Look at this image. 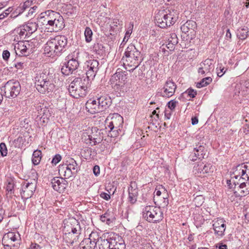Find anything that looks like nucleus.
I'll return each instance as SVG.
<instances>
[{
    "label": "nucleus",
    "mask_w": 249,
    "mask_h": 249,
    "mask_svg": "<svg viewBox=\"0 0 249 249\" xmlns=\"http://www.w3.org/2000/svg\"><path fill=\"white\" fill-rule=\"evenodd\" d=\"M227 69H225L224 67H222L221 64L219 65L216 68L217 74L219 77H221L227 71Z\"/></svg>",
    "instance_id": "obj_46"
},
{
    "label": "nucleus",
    "mask_w": 249,
    "mask_h": 249,
    "mask_svg": "<svg viewBox=\"0 0 249 249\" xmlns=\"http://www.w3.org/2000/svg\"><path fill=\"white\" fill-rule=\"evenodd\" d=\"M14 181L12 178H8L6 180V191L11 195L13 193Z\"/></svg>",
    "instance_id": "obj_38"
},
{
    "label": "nucleus",
    "mask_w": 249,
    "mask_h": 249,
    "mask_svg": "<svg viewBox=\"0 0 249 249\" xmlns=\"http://www.w3.org/2000/svg\"><path fill=\"white\" fill-rule=\"evenodd\" d=\"M21 87L18 81L14 79L9 80L3 87L4 96L6 98H15L18 95Z\"/></svg>",
    "instance_id": "obj_10"
},
{
    "label": "nucleus",
    "mask_w": 249,
    "mask_h": 249,
    "mask_svg": "<svg viewBox=\"0 0 249 249\" xmlns=\"http://www.w3.org/2000/svg\"><path fill=\"white\" fill-rule=\"evenodd\" d=\"M196 27V22L193 20H188L181 27V30L185 34L192 33Z\"/></svg>",
    "instance_id": "obj_23"
},
{
    "label": "nucleus",
    "mask_w": 249,
    "mask_h": 249,
    "mask_svg": "<svg viewBox=\"0 0 249 249\" xmlns=\"http://www.w3.org/2000/svg\"><path fill=\"white\" fill-rule=\"evenodd\" d=\"M102 141V138H98L97 137H94L93 136V145H96L97 143H100Z\"/></svg>",
    "instance_id": "obj_63"
},
{
    "label": "nucleus",
    "mask_w": 249,
    "mask_h": 249,
    "mask_svg": "<svg viewBox=\"0 0 249 249\" xmlns=\"http://www.w3.org/2000/svg\"><path fill=\"white\" fill-rule=\"evenodd\" d=\"M100 220L103 222L106 223L107 225H109L111 223H113L112 218H106V216L104 214L100 216Z\"/></svg>",
    "instance_id": "obj_52"
},
{
    "label": "nucleus",
    "mask_w": 249,
    "mask_h": 249,
    "mask_svg": "<svg viewBox=\"0 0 249 249\" xmlns=\"http://www.w3.org/2000/svg\"><path fill=\"white\" fill-rule=\"evenodd\" d=\"M132 189V190L133 189L134 190H138L137 189V183L135 181H131L130 182V184L129 185V187H128V190L131 191V189Z\"/></svg>",
    "instance_id": "obj_56"
},
{
    "label": "nucleus",
    "mask_w": 249,
    "mask_h": 249,
    "mask_svg": "<svg viewBox=\"0 0 249 249\" xmlns=\"http://www.w3.org/2000/svg\"><path fill=\"white\" fill-rule=\"evenodd\" d=\"M162 199L163 201L162 203L160 204V205H161L163 207L167 206L168 204V199L167 197L163 196L162 197Z\"/></svg>",
    "instance_id": "obj_62"
},
{
    "label": "nucleus",
    "mask_w": 249,
    "mask_h": 249,
    "mask_svg": "<svg viewBox=\"0 0 249 249\" xmlns=\"http://www.w3.org/2000/svg\"><path fill=\"white\" fill-rule=\"evenodd\" d=\"M177 88L176 84L170 78H168L165 82V85L163 88V91L161 93L163 97L169 98L173 96L175 93Z\"/></svg>",
    "instance_id": "obj_14"
},
{
    "label": "nucleus",
    "mask_w": 249,
    "mask_h": 249,
    "mask_svg": "<svg viewBox=\"0 0 249 249\" xmlns=\"http://www.w3.org/2000/svg\"><path fill=\"white\" fill-rule=\"evenodd\" d=\"M99 63H90V66H88L89 67V69L86 72V76L88 78L89 77H94L95 76V73L98 70L97 66Z\"/></svg>",
    "instance_id": "obj_30"
},
{
    "label": "nucleus",
    "mask_w": 249,
    "mask_h": 249,
    "mask_svg": "<svg viewBox=\"0 0 249 249\" xmlns=\"http://www.w3.org/2000/svg\"><path fill=\"white\" fill-rule=\"evenodd\" d=\"M142 80V82L143 83L142 85L145 83L146 85L149 84L151 83V80L149 78L145 77L144 76L142 77V79H140Z\"/></svg>",
    "instance_id": "obj_61"
},
{
    "label": "nucleus",
    "mask_w": 249,
    "mask_h": 249,
    "mask_svg": "<svg viewBox=\"0 0 249 249\" xmlns=\"http://www.w3.org/2000/svg\"><path fill=\"white\" fill-rule=\"evenodd\" d=\"M85 36V40L87 43L90 42L92 40V31L91 29L87 27L85 30L84 33Z\"/></svg>",
    "instance_id": "obj_39"
},
{
    "label": "nucleus",
    "mask_w": 249,
    "mask_h": 249,
    "mask_svg": "<svg viewBox=\"0 0 249 249\" xmlns=\"http://www.w3.org/2000/svg\"><path fill=\"white\" fill-rule=\"evenodd\" d=\"M178 42V39L177 35L175 33H170L167 37L166 46L170 51H173Z\"/></svg>",
    "instance_id": "obj_20"
},
{
    "label": "nucleus",
    "mask_w": 249,
    "mask_h": 249,
    "mask_svg": "<svg viewBox=\"0 0 249 249\" xmlns=\"http://www.w3.org/2000/svg\"><path fill=\"white\" fill-rule=\"evenodd\" d=\"M234 176L231 178L232 181L234 178L237 179L240 177L241 180H246V182H249V177L248 176L246 172H244V168L242 164H239L236 167L235 170L233 172Z\"/></svg>",
    "instance_id": "obj_17"
},
{
    "label": "nucleus",
    "mask_w": 249,
    "mask_h": 249,
    "mask_svg": "<svg viewBox=\"0 0 249 249\" xmlns=\"http://www.w3.org/2000/svg\"><path fill=\"white\" fill-rule=\"evenodd\" d=\"M22 63H11L12 64L9 67H7L8 70L11 72H15L16 71V69H18L21 67Z\"/></svg>",
    "instance_id": "obj_47"
},
{
    "label": "nucleus",
    "mask_w": 249,
    "mask_h": 249,
    "mask_svg": "<svg viewBox=\"0 0 249 249\" xmlns=\"http://www.w3.org/2000/svg\"><path fill=\"white\" fill-rule=\"evenodd\" d=\"M97 100L102 111L108 108L111 104V98L107 95L102 96Z\"/></svg>",
    "instance_id": "obj_22"
},
{
    "label": "nucleus",
    "mask_w": 249,
    "mask_h": 249,
    "mask_svg": "<svg viewBox=\"0 0 249 249\" xmlns=\"http://www.w3.org/2000/svg\"><path fill=\"white\" fill-rule=\"evenodd\" d=\"M51 184L55 191L61 193L66 189L68 182L62 178L54 177L51 179Z\"/></svg>",
    "instance_id": "obj_15"
},
{
    "label": "nucleus",
    "mask_w": 249,
    "mask_h": 249,
    "mask_svg": "<svg viewBox=\"0 0 249 249\" xmlns=\"http://www.w3.org/2000/svg\"><path fill=\"white\" fill-rule=\"evenodd\" d=\"M10 52L7 50L3 51L2 53V57L5 61H7L10 57Z\"/></svg>",
    "instance_id": "obj_55"
},
{
    "label": "nucleus",
    "mask_w": 249,
    "mask_h": 249,
    "mask_svg": "<svg viewBox=\"0 0 249 249\" xmlns=\"http://www.w3.org/2000/svg\"><path fill=\"white\" fill-rule=\"evenodd\" d=\"M212 82V78L211 77H207L201 79L200 82H197L196 87L197 88H201L209 85Z\"/></svg>",
    "instance_id": "obj_35"
},
{
    "label": "nucleus",
    "mask_w": 249,
    "mask_h": 249,
    "mask_svg": "<svg viewBox=\"0 0 249 249\" xmlns=\"http://www.w3.org/2000/svg\"><path fill=\"white\" fill-rule=\"evenodd\" d=\"M89 80L84 76L75 78L69 86L70 95L74 98L85 96L87 93V89L90 86Z\"/></svg>",
    "instance_id": "obj_2"
},
{
    "label": "nucleus",
    "mask_w": 249,
    "mask_h": 249,
    "mask_svg": "<svg viewBox=\"0 0 249 249\" xmlns=\"http://www.w3.org/2000/svg\"><path fill=\"white\" fill-rule=\"evenodd\" d=\"M61 159L62 158L60 155L56 154L53 158L51 162L52 164L56 165L61 160Z\"/></svg>",
    "instance_id": "obj_50"
},
{
    "label": "nucleus",
    "mask_w": 249,
    "mask_h": 249,
    "mask_svg": "<svg viewBox=\"0 0 249 249\" xmlns=\"http://www.w3.org/2000/svg\"><path fill=\"white\" fill-rule=\"evenodd\" d=\"M100 196L106 200H108L110 198V195L108 193L105 192L101 193L100 194Z\"/></svg>",
    "instance_id": "obj_58"
},
{
    "label": "nucleus",
    "mask_w": 249,
    "mask_h": 249,
    "mask_svg": "<svg viewBox=\"0 0 249 249\" xmlns=\"http://www.w3.org/2000/svg\"><path fill=\"white\" fill-rule=\"evenodd\" d=\"M29 34H32L35 32L38 28V24L35 22H28L26 24L23 25Z\"/></svg>",
    "instance_id": "obj_27"
},
{
    "label": "nucleus",
    "mask_w": 249,
    "mask_h": 249,
    "mask_svg": "<svg viewBox=\"0 0 249 249\" xmlns=\"http://www.w3.org/2000/svg\"><path fill=\"white\" fill-rule=\"evenodd\" d=\"M112 238H110L107 239H101L99 240L98 242H100L99 244V249H111L112 246Z\"/></svg>",
    "instance_id": "obj_28"
},
{
    "label": "nucleus",
    "mask_w": 249,
    "mask_h": 249,
    "mask_svg": "<svg viewBox=\"0 0 249 249\" xmlns=\"http://www.w3.org/2000/svg\"><path fill=\"white\" fill-rule=\"evenodd\" d=\"M31 174L33 177L32 181L27 180L22 185L20 195L23 199H27L30 198L36 190L37 174L35 170H32Z\"/></svg>",
    "instance_id": "obj_8"
},
{
    "label": "nucleus",
    "mask_w": 249,
    "mask_h": 249,
    "mask_svg": "<svg viewBox=\"0 0 249 249\" xmlns=\"http://www.w3.org/2000/svg\"><path fill=\"white\" fill-rule=\"evenodd\" d=\"M7 148L5 143L1 142L0 143V153L2 157L6 156L7 155Z\"/></svg>",
    "instance_id": "obj_44"
},
{
    "label": "nucleus",
    "mask_w": 249,
    "mask_h": 249,
    "mask_svg": "<svg viewBox=\"0 0 249 249\" xmlns=\"http://www.w3.org/2000/svg\"><path fill=\"white\" fill-rule=\"evenodd\" d=\"M127 77L124 71L118 69L116 72L110 79V84L114 91L124 93L126 91L125 85L127 83Z\"/></svg>",
    "instance_id": "obj_5"
},
{
    "label": "nucleus",
    "mask_w": 249,
    "mask_h": 249,
    "mask_svg": "<svg viewBox=\"0 0 249 249\" xmlns=\"http://www.w3.org/2000/svg\"><path fill=\"white\" fill-rule=\"evenodd\" d=\"M99 238V236L97 232H91L88 238L81 241L79 245L80 249H94Z\"/></svg>",
    "instance_id": "obj_12"
},
{
    "label": "nucleus",
    "mask_w": 249,
    "mask_h": 249,
    "mask_svg": "<svg viewBox=\"0 0 249 249\" xmlns=\"http://www.w3.org/2000/svg\"><path fill=\"white\" fill-rule=\"evenodd\" d=\"M64 27V19L63 17L59 15L56 19L53 21L51 24L47 28L53 32H58L63 29Z\"/></svg>",
    "instance_id": "obj_18"
},
{
    "label": "nucleus",
    "mask_w": 249,
    "mask_h": 249,
    "mask_svg": "<svg viewBox=\"0 0 249 249\" xmlns=\"http://www.w3.org/2000/svg\"><path fill=\"white\" fill-rule=\"evenodd\" d=\"M40 246L36 243H32L30 245L29 249H40Z\"/></svg>",
    "instance_id": "obj_64"
},
{
    "label": "nucleus",
    "mask_w": 249,
    "mask_h": 249,
    "mask_svg": "<svg viewBox=\"0 0 249 249\" xmlns=\"http://www.w3.org/2000/svg\"><path fill=\"white\" fill-rule=\"evenodd\" d=\"M122 66L127 71H132L136 69L139 65H130L129 63H123Z\"/></svg>",
    "instance_id": "obj_45"
},
{
    "label": "nucleus",
    "mask_w": 249,
    "mask_h": 249,
    "mask_svg": "<svg viewBox=\"0 0 249 249\" xmlns=\"http://www.w3.org/2000/svg\"><path fill=\"white\" fill-rule=\"evenodd\" d=\"M14 32L18 34L20 39H24L28 35L26 29L24 27H23V25L15 29Z\"/></svg>",
    "instance_id": "obj_36"
},
{
    "label": "nucleus",
    "mask_w": 249,
    "mask_h": 249,
    "mask_svg": "<svg viewBox=\"0 0 249 249\" xmlns=\"http://www.w3.org/2000/svg\"><path fill=\"white\" fill-rule=\"evenodd\" d=\"M243 168H244V172H246L248 176L249 177V162L242 164Z\"/></svg>",
    "instance_id": "obj_60"
},
{
    "label": "nucleus",
    "mask_w": 249,
    "mask_h": 249,
    "mask_svg": "<svg viewBox=\"0 0 249 249\" xmlns=\"http://www.w3.org/2000/svg\"><path fill=\"white\" fill-rule=\"evenodd\" d=\"M196 170H197L198 172L204 174L213 172V168L211 164H206L204 165L203 163H201L197 165L196 167Z\"/></svg>",
    "instance_id": "obj_25"
},
{
    "label": "nucleus",
    "mask_w": 249,
    "mask_h": 249,
    "mask_svg": "<svg viewBox=\"0 0 249 249\" xmlns=\"http://www.w3.org/2000/svg\"><path fill=\"white\" fill-rule=\"evenodd\" d=\"M47 15V20L49 22V26L56 19L58 16L60 15L58 13L55 12L53 11H48L45 13Z\"/></svg>",
    "instance_id": "obj_31"
},
{
    "label": "nucleus",
    "mask_w": 249,
    "mask_h": 249,
    "mask_svg": "<svg viewBox=\"0 0 249 249\" xmlns=\"http://www.w3.org/2000/svg\"><path fill=\"white\" fill-rule=\"evenodd\" d=\"M225 221L223 218H218L216 220L214 221V223L213 224V228H216V227L220 226L223 225H225Z\"/></svg>",
    "instance_id": "obj_48"
},
{
    "label": "nucleus",
    "mask_w": 249,
    "mask_h": 249,
    "mask_svg": "<svg viewBox=\"0 0 249 249\" xmlns=\"http://www.w3.org/2000/svg\"><path fill=\"white\" fill-rule=\"evenodd\" d=\"M65 237L66 242L72 245L74 243L78 242L79 236L81 234H76L73 232H70V233H64Z\"/></svg>",
    "instance_id": "obj_24"
},
{
    "label": "nucleus",
    "mask_w": 249,
    "mask_h": 249,
    "mask_svg": "<svg viewBox=\"0 0 249 249\" xmlns=\"http://www.w3.org/2000/svg\"><path fill=\"white\" fill-rule=\"evenodd\" d=\"M93 174L95 176H98L100 173V167L98 165H95L93 168Z\"/></svg>",
    "instance_id": "obj_59"
},
{
    "label": "nucleus",
    "mask_w": 249,
    "mask_h": 249,
    "mask_svg": "<svg viewBox=\"0 0 249 249\" xmlns=\"http://www.w3.org/2000/svg\"><path fill=\"white\" fill-rule=\"evenodd\" d=\"M15 48L17 49L16 52L17 54H18L19 55L22 56L26 55L27 48L24 42H20L18 43L17 46H15Z\"/></svg>",
    "instance_id": "obj_29"
},
{
    "label": "nucleus",
    "mask_w": 249,
    "mask_h": 249,
    "mask_svg": "<svg viewBox=\"0 0 249 249\" xmlns=\"http://www.w3.org/2000/svg\"><path fill=\"white\" fill-rule=\"evenodd\" d=\"M233 191L236 196L242 197L249 194V182H238L233 179Z\"/></svg>",
    "instance_id": "obj_13"
},
{
    "label": "nucleus",
    "mask_w": 249,
    "mask_h": 249,
    "mask_svg": "<svg viewBox=\"0 0 249 249\" xmlns=\"http://www.w3.org/2000/svg\"><path fill=\"white\" fill-rule=\"evenodd\" d=\"M67 43V38L65 36H56L47 42L45 46V52L50 55H59L65 51Z\"/></svg>",
    "instance_id": "obj_3"
},
{
    "label": "nucleus",
    "mask_w": 249,
    "mask_h": 249,
    "mask_svg": "<svg viewBox=\"0 0 249 249\" xmlns=\"http://www.w3.org/2000/svg\"><path fill=\"white\" fill-rule=\"evenodd\" d=\"M111 249H124L125 245L124 241L122 238H118V241L115 238H112Z\"/></svg>",
    "instance_id": "obj_26"
},
{
    "label": "nucleus",
    "mask_w": 249,
    "mask_h": 249,
    "mask_svg": "<svg viewBox=\"0 0 249 249\" xmlns=\"http://www.w3.org/2000/svg\"><path fill=\"white\" fill-rule=\"evenodd\" d=\"M47 20V15L44 14V15L41 16L39 18V21L42 24L46 26V28L49 27V22Z\"/></svg>",
    "instance_id": "obj_49"
},
{
    "label": "nucleus",
    "mask_w": 249,
    "mask_h": 249,
    "mask_svg": "<svg viewBox=\"0 0 249 249\" xmlns=\"http://www.w3.org/2000/svg\"><path fill=\"white\" fill-rule=\"evenodd\" d=\"M10 8H8L5 10L2 14H0V20L4 18L5 17H7L9 14L10 13Z\"/></svg>",
    "instance_id": "obj_57"
},
{
    "label": "nucleus",
    "mask_w": 249,
    "mask_h": 249,
    "mask_svg": "<svg viewBox=\"0 0 249 249\" xmlns=\"http://www.w3.org/2000/svg\"><path fill=\"white\" fill-rule=\"evenodd\" d=\"M77 163L73 159L70 158L67 161V163L59 166V174L65 177L66 178H69L72 175L76 174L78 170Z\"/></svg>",
    "instance_id": "obj_9"
},
{
    "label": "nucleus",
    "mask_w": 249,
    "mask_h": 249,
    "mask_svg": "<svg viewBox=\"0 0 249 249\" xmlns=\"http://www.w3.org/2000/svg\"><path fill=\"white\" fill-rule=\"evenodd\" d=\"M177 103H178V102H177L176 101L174 100H171L168 103V104H167L168 107L171 110H173L175 108Z\"/></svg>",
    "instance_id": "obj_53"
},
{
    "label": "nucleus",
    "mask_w": 249,
    "mask_h": 249,
    "mask_svg": "<svg viewBox=\"0 0 249 249\" xmlns=\"http://www.w3.org/2000/svg\"><path fill=\"white\" fill-rule=\"evenodd\" d=\"M35 86L41 93L50 92L54 89L53 79L47 71L37 74L35 77Z\"/></svg>",
    "instance_id": "obj_4"
},
{
    "label": "nucleus",
    "mask_w": 249,
    "mask_h": 249,
    "mask_svg": "<svg viewBox=\"0 0 249 249\" xmlns=\"http://www.w3.org/2000/svg\"><path fill=\"white\" fill-rule=\"evenodd\" d=\"M203 66H201V67L198 68L197 70L198 73L202 75L204 74L206 71H207L206 64L205 63H203Z\"/></svg>",
    "instance_id": "obj_51"
},
{
    "label": "nucleus",
    "mask_w": 249,
    "mask_h": 249,
    "mask_svg": "<svg viewBox=\"0 0 249 249\" xmlns=\"http://www.w3.org/2000/svg\"><path fill=\"white\" fill-rule=\"evenodd\" d=\"M138 194V190H132V189L131 191L128 190V201L131 204H134L137 201Z\"/></svg>",
    "instance_id": "obj_32"
},
{
    "label": "nucleus",
    "mask_w": 249,
    "mask_h": 249,
    "mask_svg": "<svg viewBox=\"0 0 249 249\" xmlns=\"http://www.w3.org/2000/svg\"><path fill=\"white\" fill-rule=\"evenodd\" d=\"M123 123V117L118 113L113 114L111 120L108 122L106 129L108 128V135L111 137H116L119 134V131H121Z\"/></svg>",
    "instance_id": "obj_7"
},
{
    "label": "nucleus",
    "mask_w": 249,
    "mask_h": 249,
    "mask_svg": "<svg viewBox=\"0 0 249 249\" xmlns=\"http://www.w3.org/2000/svg\"><path fill=\"white\" fill-rule=\"evenodd\" d=\"M226 228V224L220 226L213 228V229L214 231V234L217 237H222L224 235V232Z\"/></svg>",
    "instance_id": "obj_34"
},
{
    "label": "nucleus",
    "mask_w": 249,
    "mask_h": 249,
    "mask_svg": "<svg viewBox=\"0 0 249 249\" xmlns=\"http://www.w3.org/2000/svg\"><path fill=\"white\" fill-rule=\"evenodd\" d=\"M32 1L27 0L22 4H20L17 8V11L18 12L19 14L22 13L27 8L31 5Z\"/></svg>",
    "instance_id": "obj_37"
},
{
    "label": "nucleus",
    "mask_w": 249,
    "mask_h": 249,
    "mask_svg": "<svg viewBox=\"0 0 249 249\" xmlns=\"http://www.w3.org/2000/svg\"><path fill=\"white\" fill-rule=\"evenodd\" d=\"M237 36L239 39L242 40L245 39L248 36V31L244 28L240 29L238 30Z\"/></svg>",
    "instance_id": "obj_43"
},
{
    "label": "nucleus",
    "mask_w": 249,
    "mask_h": 249,
    "mask_svg": "<svg viewBox=\"0 0 249 249\" xmlns=\"http://www.w3.org/2000/svg\"><path fill=\"white\" fill-rule=\"evenodd\" d=\"M41 152L40 150H35L32 155V162L34 165H38L41 159Z\"/></svg>",
    "instance_id": "obj_33"
},
{
    "label": "nucleus",
    "mask_w": 249,
    "mask_h": 249,
    "mask_svg": "<svg viewBox=\"0 0 249 249\" xmlns=\"http://www.w3.org/2000/svg\"><path fill=\"white\" fill-rule=\"evenodd\" d=\"M18 237H19V234L18 233L16 234L15 233L13 232H10L5 234L4 236V239L10 240L11 241L15 242L17 240Z\"/></svg>",
    "instance_id": "obj_41"
},
{
    "label": "nucleus",
    "mask_w": 249,
    "mask_h": 249,
    "mask_svg": "<svg viewBox=\"0 0 249 249\" xmlns=\"http://www.w3.org/2000/svg\"><path fill=\"white\" fill-rule=\"evenodd\" d=\"M36 8H37V7L36 6H34L32 7H31L29 9L28 14L26 15V16H31V17L33 16Z\"/></svg>",
    "instance_id": "obj_54"
},
{
    "label": "nucleus",
    "mask_w": 249,
    "mask_h": 249,
    "mask_svg": "<svg viewBox=\"0 0 249 249\" xmlns=\"http://www.w3.org/2000/svg\"><path fill=\"white\" fill-rule=\"evenodd\" d=\"M143 217L149 222L157 223L162 220L163 213L159 207L146 206L143 210Z\"/></svg>",
    "instance_id": "obj_6"
},
{
    "label": "nucleus",
    "mask_w": 249,
    "mask_h": 249,
    "mask_svg": "<svg viewBox=\"0 0 249 249\" xmlns=\"http://www.w3.org/2000/svg\"><path fill=\"white\" fill-rule=\"evenodd\" d=\"M63 231L64 233L73 232L76 234H81V228L79 221L75 218L71 217L65 219L63 221Z\"/></svg>",
    "instance_id": "obj_11"
},
{
    "label": "nucleus",
    "mask_w": 249,
    "mask_h": 249,
    "mask_svg": "<svg viewBox=\"0 0 249 249\" xmlns=\"http://www.w3.org/2000/svg\"><path fill=\"white\" fill-rule=\"evenodd\" d=\"M178 19V12L170 8L159 10L155 17L157 25L161 28L173 25Z\"/></svg>",
    "instance_id": "obj_1"
},
{
    "label": "nucleus",
    "mask_w": 249,
    "mask_h": 249,
    "mask_svg": "<svg viewBox=\"0 0 249 249\" xmlns=\"http://www.w3.org/2000/svg\"><path fill=\"white\" fill-rule=\"evenodd\" d=\"M79 63H64L61 68L62 73L66 75H69L76 70Z\"/></svg>",
    "instance_id": "obj_21"
},
{
    "label": "nucleus",
    "mask_w": 249,
    "mask_h": 249,
    "mask_svg": "<svg viewBox=\"0 0 249 249\" xmlns=\"http://www.w3.org/2000/svg\"><path fill=\"white\" fill-rule=\"evenodd\" d=\"M196 94V91L191 88L188 89L182 94V96L185 97H189L192 98L195 97Z\"/></svg>",
    "instance_id": "obj_40"
},
{
    "label": "nucleus",
    "mask_w": 249,
    "mask_h": 249,
    "mask_svg": "<svg viewBox=\"0 0 249 249\" xmlns=\"http://www.w3.org/2000/svg\"><path fill=\"white\" fill-rule=\"evenodd\" d=\"M206 151L205 147L203 145L199 143L196 144L194 148V153H192L190 156V160L192 161H195L197 159H201L204 158Z\"/></svg>",
    "instance_id": "obj_16"
},
{
    "label": "nucleus",
    "mask_w": 249,
    "mask_h": 249,
    "mask_svg": "<svg viewBox=\"0 0 249 249\" xmlns=\"http://www.w3.org/2000/svg\"><path fill=\"white\" fill-rule=\"evenodd\" d=\"M133 28V24L130 23L129 26L128 28V30L125 33L124 37L123 39L122 44L123 43H126L129 37H130L131 34H132Z\"/></svg>",
    "instance_id": "obj_42"
},
{
    "label": "nucleus",
    "mask_w": 249,
    "mask_h": 249,
    "mask_svg": "<svg viewBox=\"0 0 249 249\" xmlns=\"http://www.w3.org/2000/svg\"><path fill=\"white\" fill-rule=\"evenodd\" d=\"M86 108L88 111L91 114H94L102 111L98 103V101H97L95 100L89 99L88 100L86 104Z\"/></svg>",
    "instance_id": "obj_19"
}]
</instances>
